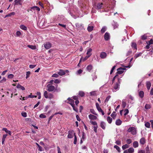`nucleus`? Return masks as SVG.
Returning <instances> with one entry per match:
<instances>
[{"mask_svg":"<svg viewBox=\"0 0 153 153\" xmlns=\"http://www.w3.org/2000/svg\"><path fill=\"white\" fill-rule=\"evenodd\" d=\"M14 75L12 74H10L8 76V78L9 79H11L13 77Z\"/></svg>","mask_w":153,"mask_h":153,"instance_id":"obj_57","label":"nucleus"},{"mask_svg":"<svg viewBox=\"0 0 153 153\" xmlns=\"http://www.w3.org/2000/svg\"><path fill=\"white\" fill-rule=\"evenodd\" d=\"M74 144H76L77 142V137L76 136V135L75 133H74Z\"/></svg>","mask_w":153,"mask_h":153,"instance_id":"obj_35","label":"nucleus"},{"mask_svg":"<svg viewBox=\"0 0 153 153\" xmlns=\"http://www.w3.org/2000/svg\"><path fill=\"white\" fill-rule=\"evenodd\" d=\"M36 144L39 148V150L40 151H42L44 150L37 143H36Z\"/></svg>","mask_w":153,"mask_h":153,"instance_id":"obj_24","label":"nucleus"},{"mask_svg":"<svg viewBox=\"0 0 153 153\" xmlns=\"http://www.w3.org/2000/svg\"><path fill=\"white\" fill-rule=\"evenodd\" d=\"M52 76L53 77L57 78V77H58L59 75L57 74H53L52 75Z\"/></svg>","mask_w":153,"mask_h":153,"instance_id":"obj_63","label":"nucleus"},{"mask_svg":"<svg viewBox=\"0 0 153 153\" xmlns=\"http://www.w3.org/2000/svg\"><path fill=\"white\" fill-rule=\"evenodd\" d=\"M147 37L146 35L145 34L141 36V38L143 40H145L147 39Z\"/></svg>","mask_w":153,"mask_h":153,"instance_id":"obj_53","label":"nucleus"},{"mask_svg":"<svg viewBox=\"0 0 153 153\" xmlns=\"http://www.w3.org/2000/svg\"><path fill=\"white\" fill-rule=\"evenodd\" d=\"M88 117L90 120H96L97 118L96 116L91 114H90L88 116Z\"/></svg>","mask_w":153,"mask_h":153,"instance_id":"obj_13","label":"nucleus"},{"mask_svg":"<svg viewBox=\"0 0 153 153\" xmlns=\"http://www.w3.org/2000/svg\"><path fill=\"white\" fill-rule=\"evenodd\" d=\"M36 94L38 96V98L39 99H40L41 98V93L39 91L37 92Z\"/></svg>","mask_w":153,"mask_h":153,"instance_id":"obj_55","label":"nucleus"},{"mask_svg":"<svg viewBox=\"0 0 153 153\" xmlns=\"http://www.w3.org/2000/svg\"><path fill=\"white\" fill-rule=\"evenodd\" d=\"M111 96L110 95L108 96L106 98V99L105 100V102H107L108 101V100H109L111 98Z\"/></svg>","mask_w":153,"mask_h":153,"instance_id":"obj_49","label":"nucleus"},{"mask_svg":"<svg viewBox=\"0 0 153 153\" xmlns=\"http://www.w3.org/2000/svg\"><path fill=\"white\" fill-rule=\"evenodd\" d=\"M44 97L45 98H48V93L47 91H45L44 92Z\"/></svg>","mask_w":153,"mask_h":153,"instance_id":"obj_44","label":"nucleus"},{"mask_svg":"<svg viewBox=\"0 0 153 153\" xmlns=\"http://www.w3.org/2000/svg\"><path fill=\"white\" fill-rule=\"evenodd\" d=\"M129 99L128 100V103L126 102V100H123L122 101V105H129L130 104H132L134 102L133 97L131 95L128 96Z\"/></svg>","mask_w":153,"mask_h":153,"instance_id":"obj_4","label":"nucleus"},{"mask_svg":"<svg viewBox=\"0 0 153 153\" xmlns=\"http://www.w3.org/2000/svg\"><path fill=\"white\" fill-rule=\"evenodd\" d=\"M90 111L91 113H92V114H94L95 115H97V114H96V113L95 112V111H94V110L93 109H90Z\"/></svg>","mask_w":153,"mask_h":153,"instance_id":"obj_45","label":"nucleus"},{"mask_svg":"<svg viewBox=\"0 0 153 153\" xmlns=\"http://www.w3.org/2000/svg\"><path fill=\"white\" fill-rule=\"evenodd\" d=\"M142 53H137L134 56V57H135V59H136L138 57L142 55Z\"/></svg>","mask_w":153,"mask_h":153,"instance_id":"obj_38","label":"nucleus"},{"mask_svg":"<svg viewBox=\"0 0 153 153\" xmlns=\"http://www.w3.org/2000/svg\"><path fill=\"white\" fill-rule=\"evenodd\" d=\"M58 74L60 76H62L65 74V72L63 70L61 69L58 72Z\"/></svg>","mask_w":153,"mask_h":153,"instance_id":"obj_17","label":"nucleus"},{"mask_svg":"<svg viewBox=\"0 0 153 153\" xmlns=\"http://www.w3.org/2000/svg\"><path fill=\"white\" fill-rule=\"evenodd\" d=\"M93 68V66L91 65H88L86 68V69L89 72H90Z\"/></svg>","mask_w":153,"mask_h":153,"instance_id":"obj_23","label":"nucleus"},{"mask_svg":"<svg viewBox=\"0 0 153 153\" xmlns=\"http://www.w3.org/2000/svg\"><path fill=\"white\" fill-rule=\"evenodd\" d=\"M73 110L75 111L76 112H78V108L76 107V106H72Z\"/></svg>","mask_w":153,"mask_h":153,"instance_id":"obj_47","label":"nucleus"},{"mask_svg":"<svg viewBox=\"0 0 153 153\" xmlns=\"http://www.w3.org/2000/svg\"><path fill=\"white\" fill-rule=\"evenodd\" d=\"M21 114L22 116L24 117H26L27 116V114L26 112H22Z\"/></svg>","mask_w":153,"mask_h":153,"instance_id":"obj_54","label":"nucleus"},{"mask_svg":"<svg viewBox=\"0 0 153 153\" xmlns=\"http://www.w3.org/2000/svg\"><path fill=\"white\" fill-rule=\"evenodd\" d=\"M131 46L132 48H134L136 50H137V47L136 43L134 42H132Z\"/></svg>","mask_w":153,"mask_h":153,"instance_id":"obj_31","label":"nucleus"},{"mask_svg":"<svg viewBox=\"0 0 153 153\" xmlns=\"http://www.w3.org/2000/svg\"><path fill=\"white\" fill-rule=\"evenodd\" d=\"M27 47L28 48H29L32 49H33V50L35 49L36 48L35 46L33 45H27Z\"/></svg>","mask_w":153,"mask_h":153,"instance_id":"obj_37","label":"nucleus"},{"mask_svg":"<svg viewBox=\"0 0 153 153\" xmlns=\"http://www.w3.org/2000/svg\"><path fill=\"white\" fill-rule=\"evenodd\" d=\"M124 112H125V113L124 114V115L125 116L128 114L129 112V111L128 109H125L124 110Z\"/></svg>","mask_w":153,"mask_h":153,"instance_id":"obj_43","label":"nucleus"},{"mask_svg":"<svg viewBox=\"0 0 153 153\" xmlns=\"http://www.w3.org/2000/svg\"><path fill=\"white\" fill-rule=\"evenodd\" d=\"M133 146L134 148H137L139 146V143L137 141H134L133 143Z\"/></svg>","mask_w":153,"mask_h":153,"instance_id":"obj_14","label":"nucleus"},{"mask_svg":"<svg viewBox=\"0 0 153 153\" xmlns=\"http://www.w3.org/2000/svg\"><path fill=\"white\" fill-rule=\"evenodd\" d=\"M20 28L23 30H27V27L23 25H21L20 26Z\"/></svg>","mask_w":153,"mask_h":153,"instance_id":"obj_29","label":"nucleus"},{"mask_svg":"<svg viewBox=\"0 0 153 153\" xmlns=\"http://www.w3.org/2000/svg\"><path fill=\"white\" fill-rule=\"evenodd\" d=\"M21 0H15L14 2L15 3V5L17 4V3L19 4V5H22V3L21 2H19L20 1H21Z\"/></svg>","mask_w":153,"mask_h":153,"instance_id":"obj_40","label":"nucleus"},{"mask_svg":"<svg viewBox=\"0 0 153 153\" xmlns=\"http://www.w3.org/2000/svg\"><path fill=\"white\" fill-rule=\"evenodd\" d=\"M131 53H132L131 51V50H129V51H128L126 53V56H128L130 55V54Z\"/></svg>","mask_w":153,"mask_h":153,"instance_id":"obj_62","label":"nucleus"},{"mask_svg":"<svg viewBox=\"0 0 153 153\" xmlns=\"http://www.w3.org/2000/svg\"><path fill=\"white\" fill-rule=\"evenodd\" d=\"M129 147V146L128 144H126L124 145H123L122 146V148L123 150H124L125 149L128 148Z\"/></svg>","mask_w":153,"mask_h":153,"instance_id":"obj_30","label":"nucleus"},{"mask_svg":"<svg viewBox=\"0 0 153 153\" xmlns=\"http://www.w3.org/2000/svg\"><path fill=\"white\" fill-rule=\"evenodd\" d=\"M107 54L105 52H101L100 54V56L101 58L104 59L106 57Z\"/></svg>","mask_w":153,"mask_h":153,"instance_id":"obj_10","label":"nucleus"},{"mask_svg":"<svg viewBox=\"0 0 153 153\" xmlns=\"http://www.w3.org/2000/svg\"><path fill=\"white\" fill-rule=\"evenodd\" d=\"M74 131L73 130H70L68 131V137L69 138H71L73 137V134H74Z\"/></svg>","mask_w":153,"mask_h":153,"instance_id":"obj_9","label":"nucleus"},{"mask_svg":"<svg viewBox=\"0 0 153 153\" xmlns=\"http://www.w3.org/2000/svg\"><path fill=\"white\" fill-rule=\"evenodd\" d=\"M55 87L51 84H49L47 85V91L49 92L53 91L54 92H59L60 91L61 89L59 87H58V85H55Z\"/></svg>","mask_w":153,"mask_h":153,"instance_id":"obj_1","label":"nucleus"},{"mask_svg":"<svg viewBox=\"0 0 153 153\" xmlns=\"http://www.w3.org/2000/svg\"><path fill=\"white\" fill-rule=\"evenodd\" d=\"M122 121L119 119L117 120L116 121L115 123L117 125L120 126L122 124Z\"/></svg>","mask_w":153,"mask_h":153,"instance_id":"obj_22","label":"nucleus"},{"mask_svg":"<svg viewBox=\"0 0 153 153\" xmlns=\"http://www.w3.org/2000/svg\"><path fill=\"white\" fill-rule=\"evenodd\" d=\"M78 97L77 96H74L73 98L69 97L65 102H67L71 105H74V103L76 105L79 103V101L78 100Z\"/></svg>","mask_w":153,"mask_h":153,"instance_id":"obj_2","label":"nucleus"},{"mask_svg":"<svg viewBox=\"0 0 153 153\" xmlns=\"http://www.w3.org/2000/svg\"><path fill=\"white\" fill-rule=\"evenodd\" d=\"M90 123L94 126H98L97 123L96 121H90Z\"/></svg>","mask_w":153,"mask_h":153,"instance_id":"obj_46","label":"nucleus"},{"mask_svg":"<svg viewBox=\"0 0 153 153\" xmlns=\"http://www.w3.org/2000/svg\"><path fill=\"white\" fill-rule=\"evenodd\" d=\"M126 69L125 68L120 67L117 69V74H121L123 73V71Z\"/></svg>","mask_w":153,"mask_h":153,"instance_id":"obj_7","label":"nucleus"},{"mask_svg":"<svg viewBox=\"0 0 153 153\" xmlns=\"http://www.w3.org/2000/svg\"><path fill=\"white\" fill-rule=\"evenodd\" d=\"M146 85L147 89L149 90L151 85V84L150 82L149 81L147 82H146Z\"/></svg>","mask_w":153,"mask_h":153,"instance_id":"obj_20","label":"nucleus"},{"mask_svg":"<svg viewBox=\"0 0 153 153\" xmlns=\"http://www.w3.org/2000/svg\"><path fill=\"white\" fill-rule=\"evenodd\" d=\"M111 116L113 118V119H115L116 116V112L115 111H113L111 114Z\"/></svg>","mask_w":153,"mask_h":153,"instance_id":"obj_36","label":"nucleus"},{"mask_svg":"<svg viewBox=\"0 0 153 153\" xmlns=\"http://www.w3.org/2000/svg\"><path fill=\"white\" fill-rule=\"evenodd\" d=\"M106 30V27L105 26H104L102 27L101 30V32L102 33H104Z\"/></svg>","mask_w":153,"mask_h":153,"instance_id":"obj_34","label":"nucleus"},{"mask_svg":"<svg viewBox=\"0 0 153 153\" xmlns=\"http://www.w3.org/2000/svg\"><path fill=\"white\" fill-rule=\"evenodd\" d=\"M110 35L109 33L106 32L104 35V38L105 40H108L110 39Z\"/></svg>","mask_w":153,"mask_h":153,"instance_id":"obj_11","label":"nucleus"},{"mask_svg":"<svg viewBox=\"0 0 153 153\" xmlns=\"http://www.w3.org/2000/svg\"><path fill=\"white\" fill-rule=\"evenodd\" d=\"M16 34L17 36H20L21 35V33L20 31H18L16 32Z\"/></svg>","mask_w":153,"mask_h":153,"instance_id":"obj_56","label":"nucleus"},{"mask_svg":"<svg viewBox=\"0 0 153 153\" xmlns=\"http://www.w3.org/2000/svg\"><path fill=\"white\" fill-rule=\"evenodd\" d=\"M127 131L129 132H131V134L133 135H135L137 133V130L136 128L134 127H132L129 128L127 130Z\"/></svg>","mask_w":153,"mask_h":153,"instance_id":"obj_5","label":"nucleus"},{"mask_svg":"<svg viewBox=\"0 0 153 153\" xmlns=\"http://www.w3.org/2000/svg\"><path fill=\"white\" fill-rule=\"evenodd\" d=\"M146 153H150V150L149 147L148 146H147L146 148Z\"/></svg>","mask_w":153,"mask_h":153,"instance_id":"obj_50","label":"nucleus"},{"mask_svg":"<svg viewBox=\"0 0 153 153\" xmlns=\"http://www.w3.org/2000/svg\"><path fill=\"white\" fill-rule=\"evenodd\" d=\"M138 153H146L144 150H141L138 151Z\"/></svg>","mask_w":153,"mask_h":153,"instance_id":"obj_64","label":"nucleus"},{"mask_svg":"<svg viewBox=\"0 0 153 153\" xmlns=\"http://www.w3.org/2000/svg\"><path fill=\"white\" fill-rule=\"evenodd\" d=\"M16 87L17 88L21 89L23 91L25 90V88L23 86H21L19 84H18L17 85Z\"/></svg>","mask_w":153,"mask_h":153,"instance_id":"obj_25","label":"nucleus"},{"mask_svg":"<svg viewBox=\"0 0 153 153\" xmlns=\"http://www.w3.org/2000/svg\"><path fill=\"white\" fill-rule=\"evenodd\" d=\"M122 79L119 78H118V81L114 84L113 85L112 91L114 92L120 89V85Z\"/></svg>","mask_w":153,"mask_h":153,"instance_id":"obj_3","label":"nucleus"},{"mask_svg":"<svg viewBox=\"0 0 153 153\" xmlns=\"http://www.w3.org/2000/svg\"><path fill=\"white\" fill-rule=\"evenodd\" d=\"M94 131L95 133H97V129L98 128V126H94Z\"/></svg>","mask_w":153,"mask_h":153,"instance_id":"obj_58","label":"nucleus"},{"mask_svg":"<svg viewBox=\"0 0 153 153\" xmlns=\"http://www.w3.org/2000/svg\"><path fill=\"white\" fill-rule=\"evenodd\" d=\"M126 142L128 145L129 144L131 143L132 140L130 139H127L126 140Z\"/></svg>","mask_w":153,"mask_h":153,"instance_id":"obj_48","label":"nucleus"},{"mask_svg":"<svg viewBox=\"0 0 153 153\" xmlns=\"http://www.w3.org/2000/svg\"><path fill=\"white\" fill-rule=\"evenodd\" d=\"M116 67V65H114L112 68V69L110 71V74H111L114 71V70L115 69Z\"/></svg>","mask_w":153,"mask_h":153,"instance_id":"obj_52","label":"nucleus"},{"mask_svg":"<svg viewBox=\"0 0 153 153\" xmlns=\"http://www.w3.org/2000/svg\"><path fill=\"white\" fill-rule=\"evenodd\" d=\"M92 51V50L91 48H88L87 50V51L86 53V54L88 56H89L90 57L92 55L91 52Z\"/></svg>","mask_w":153,"mask_h":153,"instance_id":"obj_12","label":"nucleus"},{"mask_svg":"<svg viewBox=\"0 0 153 153\" xmlns=\"http://www.w3.org/2000/svg\"><path fill=\"white\" fill-rule=\"evenodd\" d=\"M53 94L51 93H49L48 94V98L52 99L53 98Z\"/></svg>","mask_w":153,"mask_h":153,"instance_id":"obj_41","label":"nucleus"},{"mask_svg":"<svg viewBox=\"0 0 153 153\" xmlns=\"http://www.w3.org/2000/svg\"><path fill=\"white\" fill-rule=\"evenodd\" d=\"M39 117L40 118H45L46 117V116L43 114H41Z\"/></svg>","mask_w":153,"mask_h":153,"instance_id":"obj_51","label":"nucleus"},{"mask_svg":"<svg viewBox=\"0 0 153 153\" xmlns=\"http://www.w3.org/2000/svg\"><path fill=\"white\" fill-rule=\"evenodd\" d=\"M146 142V140L144 137L142 138L140 140V143L142 145H144Z\"/></svg>","mask_w":153,"mask_h":153,"instance_id":"obj_16","label":"nucleus"},{"mask_svg":"<svg viewBox=\"0 0 153 153\" xmlns=\"http://www.w3.org/2000/svg\"><path fill=\"white\" fill-rule=\"evenodd\" d=\"M128 150L129 153H133L134 152V149L132 147L130 148Z\"/></svg>","mask_w":153,"mask_h":153,"instance_id":"obj_26","label":"nucleus"},{"mask_svg":"<svg viewBox=\"0 0 153 153\" xmlns=\"http://www.w3.org/2000/svg\"><path fill=\"white\" fill-rule=\"evenodd\" d=\"M90 94L91 96H95L96 95V92L95 91H93L90 92Z\"/></svg>","mask_w":153,"mask_h":153,"instance_id":"obj_59","label":"nucleus"},{"mask_svg":"<svg viewBox=\"0 0 153 153\" xmlns=\"http://www.w3.org/2000/svg\"><path fill=\"white\" fill-rule=\"evenodd\" d=\"M94 25L92 23H91L88 25L87 27V30L89 32L92 31L94 29Z\"/></svg>","mask_w":153,"mask_h":153,"instance_id":"obj_6","label":"nucleus"},{"mask_svg":"<svg viewBox=\"0 0 153 153\" xmlns=\"http://www.w3.org/2000/svg\"><path fill=\"white\" fill-rule=\"evenodd\" d=\"M107 121L108 123L110 124L112 122V119L110 117H107Z\"/></svg>","mask_w":153,"mask_h":153,"instance_id":"obj_27","label":"nucleus"},{"mask_svg":"<svg viewBox=\"0 0 153 153\" xmlns=\"http://www.w3.org/2000/svg\"><path fill=\"white\" fill-rule=\"evenodd\" d=\"M114 148H115L119 152H120V148L117 146L115 145L114 146Z\"/></svg>","mask_w":153,"mask_h":153,"instance_id":"obj_39","label":"nucleus"},{"mask_svg":"<svg viewBox=\"0 0 153 153\" xmlns=\"http://www.w3.org/2000/svg\"><path fill=\"white\" fill-rule=\"evenodd\" d=\"M97 108L98 111L100 112H101L102 115L104 114V113L102 109L100 107V106H96Z\"/></svg>","mask_w":153,"mask_h":153,"instance_id":"obj_15","label":"nucleus"},{"mask_svg":"<svg viewBox=\"0 0 153 153\" xmlns=\"http://www.w3.org/2000/svg\"><path fill=\"white\" fill-rule=\"evenodd\" d=\"M145 125L146 127L149 128L150 127V124L149 123L147 122L145 123Z\"/></svg>","mask_w":153,"mask_h":153,"instance_id":"obj_42","label":"nucleus"},{"mask_svg":"<svg viewBox=\"0 0 153 153\" xmlns=\"http://www.w3.org/2000/svg\"><path fill=\"white\" fill-rule=\"evenodd\" d=\"M139 96L141 98H143L144 96V93L143 91H140L139 93Z\"/></svg>","mask_w":153,"mask_h":153,"instance_id":"obj_28","label":"nucleus"},{"mask_svg":"<svg viewBox=\"0 0 153 153\" xmlns=\"http://www.w3.org/2000/svg\"><path fill=\"white\" fill-rule=\"evenodd\" d=\"M51 44L48 42L45 43L44 45V47L46 49H50L51 47Z\"/></svg>","mask_w":153,"mask_h":153,"instance_id":"obj_8","label":"nucleus"},{"mask_svg":"<svg viewBox=\"0 0 153 153\" xmlns=\"http://www.w3.org/2000/svg\"><path fill=\"white\" fill-rule=\"evenodd\" d=\"M115 143L117 145H121V141L120 140H117L115 142Z\"/></svg>","mask_w":153,"mask_h":153,"instance_id":"obj_60","label":"nucleus"},{"mask_svg":"<svg viewBox=\"0 0 153 153\" xmlns=\"http://www.w3.org/2000/svg\"><path fill=\"white\" fill-rule=\"evenodd\" d=\"M100 126L103 129H105V123L104 122L102 121L100 123Z\"/></svg>","mask_w":153,"mask_h":153,"instance_id":"obj_21","label":"nucleus"},{"mask_svg":"<svg viewBox=\"0 0 153 153\" xmlns=\"http://www.w3.org/2000/svg\"><path fill=\"white\" fill-rule=\"evenodd\" d=\"M30 74V72L29 71H27L26 73V78L27 79L29 76V75Z\"/></svg>","mask_w":153,"mask_h":153,"instance_id":"obj_61","label":"nucleus"},{"mask_svg":"<svg viewBox=\"0 0 153 153\" xmlns=\"http://www.w3.org/2000/svg\"><path fill=\"white\" fill-rule=\"evenodd\" d=\"M2 130L4 131L6 133L8 134L10 136L11 135V132L10 131H9L6 128H3L2 129Z\"/></svg>","mask_w":153,"mask_h":153,"instance_id":"obj_19","label":"nucleus"},{"mask_svg":"<svg viewBox=\"0 0 153 153\" xmlns=\"http://www.w3.org/2000/svg\"><path fill=\"white\" fill-rule=\"evenodd\" d=\"M102 3H99L97 4V5L95 6L96 8L97 9H100L102 7Z\"/></svg>","mask_w":153,"mask_h":153,"instance_id":"obj_18","label":"nucleus"},{"mask_svg":"<svg viewBox=\"0 0 153 153\" xmlns=\"http://www.w3.org/2000/svg\"><path fill=\"white\" fill-rule=\"evenodd\" d=\"M79 95L81 96V97H83L85 95V93L84 92L82 91H79Z\"/></svg>","mask_w":153,"mask_h":153,"instance_id":"obj_33","label":"nucleus"},{"mask_svg":"<svg viewBox=\"0 0 153 153\" xmlns=\"http://www.w3.org/2000/svg\"><path fill=\"white\" fill-rule=\"evenodd\" d=\"M112 25L113 26L114 29L117 28L118 26V24L117 23L114 22L112 24Z\"/></svg>","mask_w":153,"mask_h":153,"instance_id":"obj_32","label":"nucleus"}]
</instances>
